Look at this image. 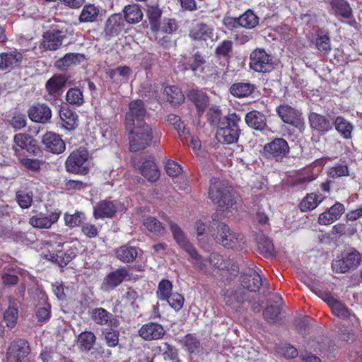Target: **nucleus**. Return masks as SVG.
Masks as SVG:
<instances>
[{"instance_id": "f257e3e1", "label": "nucleus", "mask_w": 362, "mask_h": 362, "mask_svg": "<svg viewBox=\"0 0 362 362\" xmlns=\"http://www.w3.org/2000/svg\"><path fill=\"white\" fill-rule=\"evenodd\" d=\"M208 232L216 243L226 248L240 249L244 244L240 234L235 233L225 223L214 218L209 223Z\"/></svg>"}, {"instance_id": "f03ea898", "label": "nucleus", "mask_w": 362, "mask_h": 362, "mask_svg": "<svg viewBox=\"0 0 362 362\" xmlns=\"http://www.w3.org/2000/svg\"><path fill=\"white\" fill-rule=\"evenodd\" d=\"M125 129L129 131V148L132 152H137L149 146L156 132V127L147 122L136 124L134 127Z\"/></svg>"}, {"instance_id": "7ed1b4c3", "label": "nucleus", "mask_w": 362, "mask_h": 362, "mask_svg": "<svg viewBox=\"0 0 362 362\" xmlns=\"http://www.w3.org/2000/svg\"><path fill=\"white\" fill-rule=\"evenodd\" d=\"M241 118L236 113H229L225 116L216 131V139L220 143L230 144L238 141L240 129Z\"/></svg>"}, {"instance_id": "20e7f679", "label": "nucleus", "mask_w": 362, "mask_h": 362, "mask_svg": "<svg viewBox=\"0 0 362 362\" xmlns=\"http://www.w3.org/2000/svg\"><path fill=\"white\" fill-rule=\"evenodd\" d=\"M66 36L67 29L64 26L52 25L43 33L40 49L44 51H56L62 47Z\"/></svg>"}, {"instance_id": "39448f33", "label": "nucleus", "mask_w": 362, "mask_h": 362, "mask_svg": "<svg viewBox=\"0 0 362 362\" xmlns=\"http://www.w3.org/2000/svg\"><path fill=\"white\" fill-rule=\"evenodd\" d=\"M162 218L168 222L173 238L179 247L185 250L194 260H200L202 255L199 254L197 249L189 242L182 228L177 223L170 221L164 214L162 215Z\"/></svg>"}, {"instance_id": "423d86ee", "label": "nucleus", "mask_w": 362, "mask_h": 362, "mask_svg": "<svg viewBox=\"0 0 362 362\" xmlns=\"http://www.w3.org/2000/svg\"><path fill=\"white\" fill-rule=\"evenodd\" d=\"M149 115L150 114L147 111L146 105L142 100L136 99L132 100L125 114V128H132L136 124L146 122V119Z\"/></svg>"}, {"instance_id": "0eeeda50", "label": "nucleus", "mask_w": 362, "mask_h": 362, "mask_svg": "<svg viewBox=\"0 0 362 362\" xmlns=\"http://www.w3.org/2000/svg\"><path fill=\"white\" fill-rule=\"evenodd\" d=\"M88 156V151L86 148H80L74 151L66 160V171L71 173L86 175L89 170L86 165Z\"/></svg>"}, {"instance_id": "6e6552de", "label": "nucleus", "mask_w": 362, "mask_h": 362, "mask_svg": "<svg viewBox=\"0 0 362 362\" xmlns=\"http://www.w3.org/2000/svg\"><path fill=\"white\" fill-rule=\"evenodd\" d=\"M310 290L322 298L331 308L333 314L340 318L345 319L349 316V312L345 305L334 298L329 292L324 291L315 283L308 285Z\"/></svg>"}, {"instance_id": "1a4fd4ad", "label": "nucleus", "mask_w": 362, "mask_h": 362, "mask_svg": "<svg viewBox=\"0 0 362 362\" xmlns=\"http://www.w3.org/2000/svg\"><path fill=\"white\" fill-rule=\"evenodd\" d=\"M29 342L24 339L12 341L6 351V362H29Z\"/></svg>"}, {"instance_id": "9d476101", "label": "nucleus", "mask_w": 362, "mask_h": 362, "mask_svg": "<svg viewBox=\"0 0 362 362\" xmlns=\"http://www.w3.org/2000/svg\"><path fill=\"white\" fill-rule=\"evenodd\" d=\"M250 60V67L257 72H269L274 69L272 57L262 49L254 50Z\"/></svg>"}, {"instance_id": "9b49d317", "label": "nucleus", "mask_w": 362, "mask_h": 362, "mask_svg": "<svg viewBox=\"0 0 362 362\" xmlns=\"http://www.w3.org/2000/svg\"><path fill=\"white\" fill-rule=\"evenodd\" d=\"M290 151L288 142L283 138H276L264 146V152L267 158L276 161H281Z\"/></svg>"}, {"instance_id": "f8f14e48", "label": "nucleus", "mask_w": 362, "mask_h": 362, "mask_svg": "<svg viewBox=\"0 0 362 362\" xmlns=\"http://www.w3.org/2000/svg\"><path fill=\"white\" fill-rule=\"evenodd\" d=\"M240 281L241 284L240 288H243L246 292H248V296H251V293L258 291L262 285V279L259 274L250 267L245 269L242 272Z\"/></svg>"}, {"instance_id": "ddd939ff", "label": "nucleus", "mask_w": 362, "mask_h": 362, "mask_svg": "<svg viewBox=\"0 0 362 362\" xmlns=\"http://www.w3.org/2000/svg\"><path fill=\"white\" fill-rule=\"evenodd\" d=\"M23 59V54L16 49L0 54V71L10 72L18 67Z\"/></svg>"}, {"instance_id": "4468645a", "label": "nucleus", "mask_w": 362, "mask_h": 362, "mask_svg": "<svg viewBox=\"0 0 362 362\" xmlns=\"http://www.w3.org/2000/svg\"><path fill=\"white\" fill-rule=\"evenodd\" d=\"M119 204L116 201L101 200L93 207V216L95 219L113 217Z\"/></svg>"}, {"instance_id": "2eb2a0df", "label": "nucleus", "mask_w": 362, "mask_h": 362, "mask_svg": "<svg viewBox=\"0 0 362 362\" xmlns=\"http://www.w3.org/2000/svg\"><path fill=\"white\" fill-rule=\"evenodd\" d=\"M254 300L252 296H248V292L243 288L227 290L223 294V300L226 304L235 308L236 304H242L246 301L251 302Z\"/></svg>"}, {"instance_id": "dca6fc26", "label": "nucleus", "mask_w": 362, "mask_h": 362, "mask_svg": "<svg viewBox=\"0 0 362 362\" xmlns=\"http://www.w3.org/2000/svg\"><path fill=\"white\" fill-rule=\"evenodd\" d=\"M134 164L139 168L142 175L149 181L154 182L158 179L160 173L151 156H149L148 158H141V160L138 162L134 160Z\"/></svg>"}, {"instance_id": "f3484780", "label": "nucleus", "mask_w": 362, "mask_h": 362, "mask_svg": "<svg viewBox=\"0 0 362 362\" xmlns=\"http://www.w3.org/2000/svg\"><path fill=\"white\" fill-rule=\"evenodd\" d=\"M127 276H129L127 269L124 267H120L110 272L104 278L102 289L105 291L112 290L121 284Z\"/></svg>"}, {"instance_id": "a211bd4d", "label": "nucleus", "mask_w": 362, "mask_h": 362, "mask_svg": "<svg viewBox=\"0 0 362 362\" xmlns=\"http://www.w3.org/2000/svg\"><path fill=\"white\" fill-rule=\"evenodd\" d=\"M186 97L194 105L198 115L201 116L209 105V99L206 93L198 88H192L186 93Z\"/></svg>"}, {"instance_id": "6ab92c4d", "label": "nucleus", "mask_w": 362, "mask_h": 362, "mask_svg": "<svg viewBox=\"0 0 362 362\" xmlns=\"http://www.w3.org/2000/svg\"><path fill=\"white\" fill-rule=\"evenodd\" d=\"M42 142L45 148L52 153L59 154L66 148L65 143L61 136L54 132H49L44 134Z\"/></svg>"}, {"instance_id": "aec40b11", "label": "nucleus", "mask_w": 362, "mask_h": 362, "mask_svg": "<svg viewBox=\"0 0 362 362\" xmlns=\"http://www.w3.org/2000/svg\"><path fill=\"white\" fill-rule=\"evenodd\" d=\"M276 112L284 122L298 127L301 125L300 115L293 107L284 104L276 107Z\"/></svg>"}, {"instance_id": "412c9836", "label": "nucleus", "mask_w": 362, "mask_h": 362, "mask_svg": "<svg viewBox=\"0 0 362 362\" xmlns=\"http://www.w3.org/2000/svg\"><path fill=\"white\" fill-rule=\"evenodd\" d=\"M165 333L163 327L156 322H148L144 325L139 330V336L147 341L161 339Z\"/></svg>"}, {"instance_id": "4be33fe9", "label": "nucleus", "mask_w": 362, "mask_h": 362, "mask_svg": "<svg viewBox=\"0 0 362 362\" xmlns=\"http://www.w3.org/2000/svg\"><path fill=\"white\" fill-rule=\"evenodd\" d=\"M345 211L344 205L337 202L334 205L320 214L318 218V223L320 225H329L339 219Z\"/></svg>"}, {"instance_id": "5701e85b", "label": "nucleus", "mask_w": 362, "mask_h": 362, "mask_svg": "<svg viewBox=\"0 0 362 362\" xmlns=\"http://www.w3.org/2000/svg\"><path fill=\"white\" fill-rule=\"evenodd\" d=\"M29 118L35 122L47 123L52 117L50 108L44 103L32 105L28 110Z\"/></svg>"}, {"instance_id": "b1692460", "label": "nucleus", "mask_w": 362, "mask_h": 362, "mask_svg": "<svg viewBox=\"0 0 362 362\" xmlns=\"http://www.w3.org/2000/svg\"><path fill=\"white\" fill-rule=\"evenodd\" d=\"M308 119L311 128L322 134L327 133L333 127V119L316 112H310Z\"/></svg>"}, {"instance_id": "393cba45", "label": "nucleus", "mask_w": 362, "mask_h": 362, "mask_svg": "<svg viewBox=\"0 0 362 362\" xmlns=\"http://www.w3.org/2000/svg\"><path fill=\"white\" fill-rule=\"evenodd\" d=\"M124 21L122 16L115 13L110 16L105 23V34L107 39L117 36L123 30Z\"/></svg>"}, {"instance_id": "a878e982", "label": "nucleus", "mask_w": 362, "mask_h": 362, "mask_svg": "<svg viewBox=\"0 0 362 362\" xmlns=\"http://www.w3.org/2000/svg\"><path fill=\"white\" fill-rule=\"evenodd\" d=\"M274 303L277 305L267 306L263 310V317L269 323H276L281 320V306L279 303H283V298L279 294L275 295Z\"/></svg>"}, {"instance_id": "bb28decb", "label": "nucleus", "mask_w": 362, "mask_h": 362, "mask_svg": "<svg viewBox=\"0 0 362 362\" xmlns=\"http://www.w3.org/2000/svg\"><path fill=\"white\" fill-rule=\"evenodd\" d=\"M59 214L60 213L57 211L52 212L48 216L40 213L33 216L29 220V223L35 228H49L58 221Z\"/></svg>"}, {"instance_id": "cd10ccee", "label": "nucleus", "mask_w": 362, "mask_h": 362, "mask_svg": "<svg viewBox=\"0 0 362 362\" xmlns=\"http://www.w3.org/2000/svg\"><path fill=\"white\" fill-rule=\"evenodd\" d=\"M230 186L225 181L216 177H212L210 180L209 197L216 204Z\"/></svg>"}, {"instance_id": "c85d7f7f", "label": "nucleus", "mask_w": 362, "mask_h": 362, "mask_svg": "<svg viewBox=\"0 0 362 362\" xmlns=\"http://www.w3.org/2000/svg\"><path fill=\"white\" fill-rule=\"evenodd\" d=\"M67 82V78L63 74H55L48 79L45 83L47 93L55 96L62 95V90Z\"/></svg>"}, {"instance_id": "c756f323", "label": "nucleus", "mask_w": 362, "mask_h": 362, "mask_svg": "<svg viewBox=\"0 0 362 362\" xmlns=\"http://www.w3.org/2000/svg\"><path fill=\"white\" fill-rule=\"evenodd\" d=\"M245 120L250 127L255 130L262 131L267 127L264 115L257 110L247 112L245 115Z\"/></svg>"}, {"instance_id": "7c9ffc66", "label": "nucleus", "mask_w": 362, "mask_h": 362, "mask_svg": "<svg viewBox=\"0 0 362 362\" xmlns=\"http://www.w3.org/2000/svg\"><path fill=\"white\" fill-rule=\"evenodd\" d=\"M62 125L67 130H74L78 127V115L69 107H63L59 111Z\"/></svg>"}, {"instance_id": "2f4dec72", "label": "nucleus", "mask_w": 362, "mask_h": 362, "mask_svg": "<svg viewBox=\"0 0 362 362\" xmlns=\"http://www.w3.org/2000/svg\"><path fill=\"white\" fill-rule=\"evenodd\" d=\"M116 257L124 263L133 262L137 255V248L128 245H124L116 250Z\"/></svg>"}, {"instance_id": "473e14b6", "label": "nucleus", "mask_w": 362, "mask_h": 362, "mask_svg": "<svg viewBox=\"0 0 362 362\" xmlns=\"http://www.w3.org/2000/svg\"><path fill=\"white\" fill-rule=\"evenodd\" d=\"M181 344L190 354L202 353L203 348L197 337L192 334H186L181 340Z\"/></svg>"}, {"instance_id": "72a5a7b5", "label": "nucleus", "mask_w": 362, "mask_h": 362, "mask_svg": "<svg viewBox=\"0 0 362 362\" xmlns=\"http://www.w3.org/2000/svg\"><path fill=\"white\" fill-rule=\"evenodd\" d=\"M256 87L250 83H235L230 88V93L236 98H245L252 95Z\"/></svg>"}, {"instance_id": "f704fd0d", "label": "nucleus", "mask_w": 362, "mask_h": 362, "mask_svg": "<svg viewBox=\"0 0 362 362\" xmlns=\"http://www.w3.org/2000/svg\"><path fill=\"white\" fill-rule=\"evenodd\" d=\"M146 14L149 20L151 29L153 31H158L160 25L162 10L157 4L153 5L148 4L147 5Z\"/></svg>"}, {"instance_id": "c9c22d12", "label": "nucleus", "mask_w": 362, "mask_h": 362, "mask_svg": "<svg viewBox=\"0 0 362 362\" xmlns=\"http://www.w3.org/2000/svg\"><path fill=\"white\" fill-rule=\"evenodd\" d=\"M333 125H334L336 130L344 139H351L354 126L345 118L340 116L337 117L333 120Z\"/></svg>"}, {"instance_id": "e433bc0d", "label": "nucleus", "mask_w": 362, "mask_h": 362, "mask_svg": "<svg viewBox=\"0 0 362 362\" xmlns=\"http://www.w3.org/2000/svg\"><path fill=\"white\" fill-rule=\"evenodd\" d=\"M143 225L156 236H163L166 233L165 227L155 217L147 216L144 218Z\"/></svg>"}, {"instance_id": "4c0bfd02", "label": "nucleus", "mask_w": 362, "mask_h": 362, "mask_svg": "<svg viewBox=\"0 0 362 362\" xmlns=\"http://www.w3.org/2000/svg\"><path fill=\"white\" fill-rule=\"evenodd\" d=\"M96 337L90 331L82 332L78 337V346L81 351H90L95 344Z\"/></svg>"}, {"instance_id": "58836bf2", "label": "nucleus", "mask_w": 362, "mask_h": 362, "mask_svg": "<svg viewBox=\"0 0 362 362\" xmlns=\"http://www.w3.org/2000/svg\"><path fill=\"white\" fill-rule=\"evenodd\" d=\"M86 57L80 53H67L56 62V66L61 69H66L73 64L81 63Z\"/></svg>"}, {"instance_id": "ea45409f", "label": "nucleus", "mask_w": 362, "mask_h": 362, "mask_svg": "<svg viewBox=\"0 0 362 362\" xmlns=\"http://www.w3.org/2000/svg\"><path fill=\"white\" fill-rule=\"evenodd\" d=\"M77 249L69 248L66 250H57L52 257V261L55 262L61 267H64L68 264L74 258L76 257Z\"/></svg>"}, {"instance_id": "a19ab883", "label": "nucleus", "mask_w": 362, "mask_h": 362, "mask_svg": "<svg viewBox=\"0 0 362 362\" xmlns=\"http://www.w3.org/2000/svg\"><path fill=\"white\" fill-rule=\"evenodd\" d=\"M99 13L98 7L91 4H86L83 6L78 20L81 23L95 22L99 16Z\"/></svg>"}, {"instance_id": "79ce46f5", "label": "nucleus", "mask_w": 362, "mask_h": 362, "mask_svg": "<svg viewBox=\"0 0 362 362\" xmlns=\"http://www.w3.org/2000/svg\"><path fill=\"white\" fill-rule=\"evenodd\" d=\"M13 141L15 144L28 151H32L35 153V150H39L36 147V141L31 139V137L26 134H17L14 136Z\"/></svg>"}, {"instance_id": "37998d69", "label": "nucleus", "mask_w": 362, "mask_h": 362, "mask_svg": "<svg viewBox=\"0 0 362 362\" xmlns=\"http://www.w3.org/2000/svg\"><path fill=\"white\" fill-rule=\"evenodd\" d=\"M165 93L167 95V100L173 105H180L183 103L185 99L180 88L175 86H170L165 88Z\"/></svg>"}, {"instance_id": "c03bdc74", "label": "nucleus", "mask_w": 362, "mask_h": 362, "mask_svg": "<svg viewBox=\"0 0 362 362\" xmlns=\"http://www.w3.org/2000/svg\"><path fill=\"white\" fill-rule=\"evenodd\" d=\"M123 12L124 19L129 23H136L143 18V13L137 4L126 6Z\"/></svg>"}, {"instance_id": "a18cd8bd", "label": "nucleus", "mask_w": 362, "mask_h": 362, "mask_svg": "<svg viewBox=\"0 0 362 362\" xmlns=\"http://www.w3.org/2000/svg\"><path fill=\"white\" fill-rule=\"evenodd\" d=\"M18 317V309L16 307L15 299L9 298L8 308L4 313V319L6 326L9 328H13L17 323Z\"/></svg>"}, {"instance_id": "49530a36", "label": "nucleus", "mask_w": 362, "mask_h": 362, "mask_svg": "<svg viewBox=\"0 0 362 362\" xmlns=\"http://www.w3.org/2000/svg\"><path fill=\"white\" fill-rule=\"evenodd\" d=\"M257 248L260 253L266 256H272L274 253V246L272 240L264 235L259 234L257 236Z\"/></svg>"}, {"instance_id": "de8ad7c7", "label": "nucleus", "mask_w": 362, "mask_h": 362, "mask_svg": "<svg viewBox=\"0 0 362 362\" xmlns=\"http://www.w3.org/2000/svg\"><path fill=\"white\" fill-rule=\"evenodd\" d=\"M236 203L235 193L233 187L230 186L226 192H223V195L216 204L221 210H228L233 207Z\"/></svg>"}, {"instance_id": "09e8293b", "label": "nucleus", "mask_w": 362, "mask_h": 362, "mask_svg": "<svg viewBox=\"0 0 362 362\" xmlns=\"http://www.w3.org/2000/svg\"><path fill=\"white\" fill-rule=\"evenodd\" d=\"M331 6L335 12L344 18L352 17V8L345 0H332Z\"/></svg>"}, {"instance_id": "8fccbe9b", "label": "nucleus", "mask_w": 362, "mask_h": 362, "mask_svg": "<svg viewBox=\"0 0 362 362\" xmlns=\"http://www.w3.org/2000/svg\"><path fill=\"white\" fill-rule=\"evenodd\" d=\"M322 201L321 195L315 194H308L299 204V208L302 211L313 210Z\"/></svg>"}, {"instance_id": "3c124183", "label": "nucleus", "mask_w": 362, "mask_h": 362, "mask_svg": "<svg viewBox=\"0 0 362 362\" xmlns=\"http://www.w3.org/2000/svg\"><path fill=\"white\" fill-rule=\"evenodd\" d=\"M240 27L251 29L259 23V18L251 11L247 10L239 16Z\"/></svg>"}, {"instance_id": "603ef678", "label": "nucleus", "mask_w": 362, "mask_h": 362, "mask_svg": "<svg viewBox=\"0 0 362 362\" xmlns=\"http://www.w3.org/2000/svg\"><path fill=\"white\" fill-rule=\"evenodd\" d=\"M111 316L112 315L103 308H94L90 315L92 320L100 325H107Z\"/></svg>"}, {"instance_id": "864d4df0", "label": "nucleus", "mask_w": 362, "mask_h": 362, "mask_svg": "<svg viewBox=\"0 0 362 362\" xmlns=\"http://www.w3.org/2000/svg\"><path fill=\"white\" fill-rule=\"evenodd\" d=\"M66 100L70 105L81 106L84 103L83 92L78 88H70L66 93Z\"/></svg>"}, {"instance_id": "5fc2aeb1", "label": "nucleus", "mask_w": 362, "mask_h": 362, "mask_svg": "<svg viewBox=\"0 0 362 362\" xmlns=\"http://www.w3.org/2000/svg\"><path fill=\"white\" fill-rule=\"evenodd\" d=\"M173 284L168 279H163L158 286L157 297L160 300H166L173 293H172Z\"/></svg>"}, {"instance_id": "6e6d98bb", "label": "nucleus", "mask_w": 362, "mask_h": 362, "mask_svg": "<svg viewBox=\"0 0 362 362\" xmlns=\"http://www.w3.org/2000/svg\"><path fill=\"white\" fill-rule=\"evenodd\" d=\"M105 343L110 348L115 347L119 344V331L118 329L105 328L102 331Z\"/></svg>"}, {"instance_id": "4d7b16f0", "label": "nucleus", "mask_w": 362, "mask_h": 362, "mask_svg": "<svg viewBox=\"0 0 362 362\" xmlns=\"http://www.w3.org/2000/svg\"><path fill=\"white\" fill-rule=\"evenodd\" d=\"M205 62L204 57L199 52H197L189 60V69L195 74L197 72L202 73L204 71L203 65Z\"/></svg>"}, {"instance_id": "13d9d810", "label": "nucleus", "mask_w": 362, "mask_h": 362, "mask_svg": "<svg viewBox=\"0 0 362 362\" xmlns=\"http://www.w3.org/2000/svg\"><path fill=\"white\" fill-rule=\"evenodd\" d=\"M33 192L31 191L19 190L16 192V200L23 209H28L33 202Z\"/></svg>"}, {"instance_id": "bf43d9fd", "label": "nucleus", "mask_w": 362, "mask_h": 362, "mask_svg": "<svg viewBox=\"0 0 362 362\" xmlns=\"http://www.w3.org/2000/svg\"><path fill=\"white\" fill-rule=\"evenodd\" d=\"M164 349H160L163 351V355L165 360H169L173 362H180L179 359L178 349L168 343H164ZM161 349V347H160Z\"/></svg>"}, {"instance_id": "052dcab7", "label": "nucleus", "mask_w": 362, "mask_h": 362, "mask_svg": "<svg viewBox=\"0 0 362 362\" xmlns=\"http://www.w3.org/2000/svg\"><path fill=\"white\" fill-rule=\"evenodd\" d=\"M85 219V214L83 212H76L74 214H65V224L69 228L78 226Z\"/></svg>"}, {"instance_id": "680f3d73", "label": "nucleus", "mask_w": 362, "mask_h": 362, "mask_svg": "<svg viewBox=\"0 0 362 362\" xmlns=\"http://www.w3.org/2000/svg\"><path fill=\"white\" fill-rule=\"evenodd\" d=\"M207 121L212 125H218L221 124L223 117H221V111L218 106H212L209 108L206 114Z\"/></svg>"}, {"instance_id": "e2e57ef3", "label": "nucleus", "mask_w": 362, "mask_h": 362, "mask_svg": "<svg viewBox=\"0 0 362 362\" xmlns=\"http://www.w3.org/2000/svg\"><path fill=\"white\" fill-rule=\"evenodd\" d=\"M315 45L317 49L325 55L331 50L330 39L326 35L318 36L315 40Z\"/></svg>"}, {"instance_id": "0e129e2a", "label": "nucleus", "mask_w": 362, "mask_h": 362, "mask_svg": "<svg viewBox=\"0 0 362 362\" xmlns=\"http://www.w3.org/2000/svg\"><path fill=\"white\" fill-rule=\"evenodd\" d=\"M8 124L15 129L19 130L26 126V117L23 114L16 112L8 120Z\"/></svg>"}, {"instance_id": "69168bd1", "label": "nucleus", "mask_w": 362, "mask_h": 362, "mask_svg": "<svg viewBox=\"0 0 362 362\" xmlns=\"http://www.w3.org/2000/svg\"><path fill=\"white\" fill-rule=\"evenodd\" d=\"M165 301L168 303L169 305L173 310L177 312L182 308L185 302V298L179 293H173L170 296V297Z\"/></svg>"}, {"instance_id": "338daca9", "label": "nucleus", "mask_w": 362, "mask_h": 362, "mask_svg": "<svg viewBox=\"0 0 362 362\" xmlns=\"http://www.w3.org/2000/svg\"><path fill=\"white\" fill-rule=\"evenodd\" d=\"M277 350L279 354H282L286 358H294L298 354L296 348L290 344L281 345L278 346Z\"/></svg>"}, {"instance_id": "774afa93", "label": "nucleus", "mask_w": 362, "mask_h": 362, "mask_svg": "<svg viewBox=\"0 0 362 362\" xmlns=\"http://www.w3.org/2000/svg\"><path fill=\"white\" fill-rule=\"evenodd\" d=\"M344 259L346 260V264H347L349 267L352 269L360 264L361 261V256L357 250L353 249L351 252L348 253Z\"/></svg>"}]
</instances>
